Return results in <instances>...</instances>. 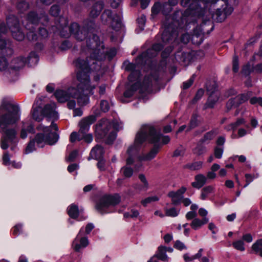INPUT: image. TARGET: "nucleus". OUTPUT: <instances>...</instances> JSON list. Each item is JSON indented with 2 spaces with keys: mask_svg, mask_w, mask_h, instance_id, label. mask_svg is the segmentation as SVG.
Returning <instances> with one entry per match:
<instances>
[{
  "mask_svg": "<svg viewBox=\"0 0 262 262\" xmlns=\"http://www.w3.org/2000/svg\"><path fill=\"white\" fill-rule=\"evenodd\" d=\"M77 68V77L79 83L77 88H70L67 91L57 90L54 95L59 102H65L71 98L77 99L78 104L83 106L89 102L88 95L93 94L95 86L90 84L89 75L84 71L88 68L85 62L81 58L75 61Z\"/></svg>",
  "mask_w": 262,
  "mask_h": 262,
  "instance_id": "1",
  "label": "nucleus"
},
{
  "mask_svg": "<svg viewBox=\"0 0 262 262\" xmlns=\"http://www.w3.org/2000/svg\"><path fill=\"white\" fill-rule=\"evenodd\" d=\"M161 138V135L153 126L144 125L141 127L136 135L134 144L130 146L127 150L126 165L122 167L120 170L125 178H129L133 176V169L128 166L134 163V157L138 152L143 142L148 140L150 143H156Z\"/></svg>",
  "mask_w": 262,
  "mask_h": 262,
  "instance_id": "2",
  "label": "nucleus"
},
{
  "mask_svg": "<svg viewBox=\"0 0 262 262\" xmlns=\"http://www.w3.org/2000/svg\"><path fill=\"white\" fill-rule=\"evenodd\" d=\"M20 118L19 108L9 102H3L0 107V132L2 134L1 147L6 149L8 147V142H15L16 131L10 128L8 125L17 121Z\"/></svg>",
  "mask_w": 262,
  "mask_h": 262,
  "instance_id": "3",
  "label": "nucleus"
},
{
  "mask_svg": "<svg viewBox=\"0 0 262 262\" xmlns=\"http://www.w3.org/2000/svg\"><path fill=\"white\" fill-rule=\"evenodd\" d=\"M86 46L90 54L89 60L86 58L83 60L88 65V68L84 69L87 74L90 70H98L101 66V61L104 60L106 56L111 59L116 54V50L111 49L109 51L104 48L102 42L100 41L98 36L93 35L86 40Z\"/></svg>",
  "mask_w": 262,
  "mask_h": 262,
  "instance_id": "4",
  "label": "nucleus"
},
{
  "mask_svg": "<svg viewBox=\"0 0 262 262\" xmlns=\"http://www.w3.org/2000/svg\"><path fill=\"white\" fill-rule=\"evenodd\" d=\"M55 103H52L46 105L43 110L44 116L48 119H52V121L50 126H45L40 124L37 127L38 130L42 131L43 133V134H38L35 138L37 145L40 147H42L45 143L51 145H53L57 142L59 139V136L57 133L51 131V128L55 130L58 129L57 124L53 122L54 120L58 118V113L55 111Z\"/></svg>",
  "mask_w": 262,
  "mask_h": 262,
  "instance_id": "5",
  "label": "nucleus"
},
{
  "mask_svg": "<svg viewBox=\"0 0 262 262\" xmlns=\"http://www.w3.org/2000/svg\"><path fill=\"white\" fill-rule=\"evenodd\" d=\"M216 0H192V3L189 6L191 10H197L198 6H201L198 4L199 2L204 3H214ZM219 5L221 8L216 9L213 17L215 16V19L218 21L222 22L224 20L227 16L230 15L233 11V6L236 4V0H219Z\"/></svg>",
  "mask_w": 262,
  "mask_h": 262,
  "instance_id": "6",
  "label": "nucleus"
},
{
  "mask_svg": "<svg viewBox=\"0 0 262 262\" xmlns=\"http://www.w3.org/2000/svg\"><path fill=\"white\" fill-rule=\"evenodd\" d=\"M68 21L65 17H60L59 21L56 24V28L59 31L61 36L64 37H68L70 33L73 35L76 39L78 41L84 40L88 34V30L84 27L80 28L79 25L76 23H72L70 27H68Z\"/></svg>",
  "mask_w": 262,
  "mask_h": 262,
  "instance_id": "7",
  "label": "nucleus"
},
{
  "mask_svg": "<svg viewBox=\"0 0 262 262\" xmlns=\"http://www.w3.org/2000/svg\"><path fill=\"white\" fill-rule=\"evenodd\" d=\"M95 132L98 138L105 139L108 143L116 138V132L112 123L106 119H102L96 125Z\"/></svg>",
  "mask_w": 262,
  "mask_h": 262,
  "instance_id": "8",
  "label": "nucleus"
},
{
  "mask_svg": "<svg viewBox=\"0 0 262 262\" xmlns=\"http://www.w3.org/2000/svg\"><path fill=\"white\" fill-rule=\"evenodd\" d=\"M40 19L35 12L31 11L28 14L26 20L24 22V27L28 31L26 33L27 37L30 41H35L37 39V36L35 33V29Z\"/></svg>",
  "mask_w": 262,
  "mask_h": 262,
  "instance_id": "9",
  "label": "nucleus"
},
{
  "mask_svg": "<svg viewBox=\"0 0 262 262\" xmlns=\"http://www.w3.org/2000/svg\"><path fill=\"white\" fill-rule=\"evenodd\" d=\"M135 68V64L132 63L129 64L127 67V69L132 71V73L128 76L130 87L124 93V96L126 98L132 96L134 93L140 86V83L139 81L140 72L137 70H134Z\"/></svg>",
  "mask_w": 262,
  "mask_h": 262,
  "instance_id": "10",
  "label": "nucleus"
},
{
  "mask_svg": "<svg viewBox=\"0 0 262 262\" xmlns=\"http://www.w3.org/2000/svg\"><path fill=\"white\" fill-rule=\"evenodd\" d=\"M7 24L11 33L12 37L17 41H22L25 36V33L21 27L18 18L13 15H10L7 18Z\"/></svg>",
  "mask_w": 262,
  "mask_h": 262,
  "instance_id": "11",
  "label": "nucleus"
},
{
  "mask_svg": "<svg viewBox=\"0 0 262 262\" xmlns=\"http://www.w3.org/2000/svg\"><path fill=\"white\" fill-rule=\"evenodd\" d=\"M120 202V197L115 194L114 195H105L103 196L96 205V209L101 214L106 213V209L110 206H115Z\"/></svg>",
  "mask_w": 262,
  "mask_h": 262,
  "instance_id": "12",
  "label": "nucleus"
},
{
  "mask_svg": "<svg viewBox=\"0 0 262 262\" xmlns=\"http://www.w3.org/2000/svg\"><path fill=\"white\" fill-rule=\"evenodd\" d=\"M101 19L104 24L110 25L115 30L118 31L121 27L120 17L116 14H113L110 10H106L103 12L101 15Z\"/></svg>",
  "mask_w": 262,
  "mask_h": 262,
  "instance_id": "13",
  "label": "nucleus"
},
{
  "mask_svg": "<svg viewBox=\"0 0 262 262\" xmlns=\"http://www.w3.org/2000/svg\"><path fill=\"white\" fill-rule=\"evenodd\" d=\"M7 31V29L4 23H0V50L2 53L6 55H11L13 53L11 41L6 40L3 36Z\"/></svg>",
  "mask_w": 262,
  "mask_h": 262,
  "instance_id": "14",
  "label": "nucleus"
},
{
  "mask_svg": "<svg viewBox=\"0 0 262 262\" xmlns=\"http://www.w3.org/2000/svg\"><path fill=\"white\" fill-rule=\"evenodd\" d=\"M163 47V45L161 43H156L153 45L151 49H149L146 52L142 53L137 59L136 62L137 64H143L147 62V60L157 54V52L161 50Z\"/></svg>",
  "mask_w": 262,
  "mask_h": 262,
  "instance_id": "15",
  "label": "nucleus"
},
{
  "mask_svg": "<svg viewBox=\"0 0 262 262\" xmlns=\"http://www.w3.org/2000/svg\"><path fill=\"white\" fill-rule=\"evenodd\" d=\"M94 115L84 118L79 122V134H84L89 131L90 126L96 121V118L99 115V111L97 110L94 111Z\"/></svg>",
  "mask_w": 262,
  "mask_h": 262,
  "instance_id": "16",
  "label": "nucleus"
},
{
  "mask_svg": "<svg viewBox=\"0 0 262 262\" xmlns=\"http://www.w3.org/2000/svg\"><path fill=\"white\" fill-rule=\"evenodd\" d=\"M250 95L249 93L242 94L230 99L227 103V109L229 111L233 107H235L246 101Z\"/></svg>",
  "mask_w": 262,
  "mask_h": 262,
  "instance_id": "17",
  "label": "nucleus"
},
{
  "mask_svg": "<svg viewBox=\"0 0 262 262\" xmlns=\"http://www.w3.org/2000/svg\"><path fill=\"white\" fill-rule=\"evenodd\" d=\"M186 191V188L185 187H182L177 191H170L168 193L167 196L171 198V202L173 204L178 205L181 202L183 198V194Z\"/></svg>",
  "mask_w": 262,
  "mask_h": 262,
  "instance_id": "18",
  "label": "nucleus"
},
{
  "mask_svg": "<svg viewBox=\"0 0 262 262\" xmlns=\"http://www.w3.org/2000/svg\"><path fill=\"white\" fill-rule=\"evenodd\" d=\"M81 230H80L77 236L80 234ZM89 245V241L86 237H83L78 239L77 236L73 242L72 246L74 249L79 252L81 248L86 247Z\"/></svg>",
  "mask_w": 262,
  "mask_h": 262,
  "instance_id": "19",
  "label": "nucleus"
},
{
  "mask_svg": "<svg viewBox=\"0 0 262 262\" xmlns=\"http://www.w3.org/2000/svg\"><path fill=\"white\" fill-rule=\"evenodd\" d=\"M10 3L15 5L19 13H24L29 8V4L27 0H11Z\"/></svg>",
  "mask_w": 262,
  "mask_h": 262,
  "instance_id": "20",
  "label": "nucleus"
},
{
  "mask_svg": "<svg viewBox=\"0 0 262 262\" xmlns=\"http://www.w3.org/2000/svg\"><path fill=\"white\" fill-rule=\"evenodd\" d=\"M159 149L160 147L159 146L155 145L148 154L139 156L138 157V161L139 162L143 161H150L154 159L158 153Z\"/></svg>",
  "mask_w": 262,
  "mask_h": 262,
  "instance_id": "21",
  "label": "nucleus"
},
{
  "mask_svg": "<svg viewBox=\"0 0 262 262\" xmlns=\"http://www.w3.org/2000/svg\"><path fill=\"white\" fill-rule=\"evenodd\" d=\"M103 8V4L101 2L95 3L91 7L90 11V17L95 18L99 16Z\"/></svg>",
  "mask_w": 262,
  "mask_h": 262,
  "instance_id": "22",
  "label": "nucleus"
},
{
  "mask_svg": "<svg viewBox=\"0 0 262 262\" xmlns=\"http://www.w3.org/2000/svg\"><path fill=\"white\" fill-rule=\"evenodd\" d=\"M27 60L22 56L14 58L11 62L10 68L13 70H18L25 66Z\"/></svg>",
  "mask_w": 262,
  "mask_h": 262,
  "instance_id": "23",
  "label": "nucleus"
},
{
  "mask_svg": "<svg viewBox=\"0 0 262 262\" xmlns=\"http://www.w3.org/2000/svg\"><path fill=\"white\" fill-rule=\"evenodd\" d=\"M142 184L136 185L135 188L139 191H146L149 187V184L144 174L141 173L138 176Z\"/></svg>",
  "mask_w": 262,
  "mask_h": 262,
  "instance_id": "24",
  "label": "nucleus"
},
{
  "mask_svg": "<svg viewBox=\"0 0 262 262\" xmlns=\"http://www.w3.org/2000/svg\"><path fill=\"white\" fill-rule=\"evenodd\" d=\"M220 93L217 92L215 94H211L209 97L207 102L204 106V109L212 108L219 99Z\"/></svg>",
  "mask_w": 262,
  "mask_h": 262,
  "instance_id": "25",
  "label": "nucleus"
},
{
  "mask_svg": "<svg viewBox=\"0 0 262 262\" xmlns=\"http://www.w3.org/2000/svg\"><path fill=\"white\" fill-rule=\"evenodd\" d=\"M170 28L169 27L164 30L162 35V40L163 42L165 43L169 42L173 38H175L177 36V33L175 31H172V33H170Z\"/></svg>",
  "mask_w": 262,
  "mask_h": 262,
  "instance_id": "26",
  "label": "nucleus"
},
{
  "mask_svg": "<svg viewBox=\"0 0 262 262\" xmlns=\"http://www.w3.org/2000/svg\"><path fill=\"white\" fill-rule=\"evenodd\" d=\"M207 181V178L202 174H199L195 176V181L192 182V186L196 188H201Z\"/></svg>",
  "mask_w": 262,
  "mask_h": 262,
  "instance_id": "27",
  "label": "nucleus"
},
{
  "mask_svg": "<svg viewBox=\"0 0 262 262\" xmlns=\"http://www.w3.org/2000/svg\"><path fill=\"white\" fill-rule=\"evenodd\" d=\"M34 129L31 124L28 123L23 122V126L20 130V136L21 139H25L28 133H33Z\"/></svg>",
  "mask_w": 262,
  "mask_h": 262,
  "instance_id": "28",
  "label": "nucleus"
},
{
  "mask_svg": "<svg viewBox=\"0 0 262 262\" xmlns=\"http://www.w3.org/2000/svg\"><path fill=\"white\" fill-rule=\"evenodd\" d=\"M103 154V149L100 145H96L91 150L90 156L91 158L99 159L101 158Z\"/></svg>",
  "mask_w": 262,
  "mask_h": 262,
  "instance_id": "29",
  "label": "nucleus"
},
{
  "mask_svg": "<svg viewBox=\"0 0 262 262\" xmlns=\"http://www.w3.org/2000/svg\"><path fill=\"white\" fill-rule=\"evenodd\" d=\"M208 222V219L204 217L202 220L195 218L192 221L190 226L194 230H197L200 228L202 225Z\"/></svg>",
  "mask_w": 262,
  "mask_h": 262,
  "instance_id": "30",
  "label": "nucleus"
},
{
  "mask_svg": "<svg viewBox=\"0 0 262 262\" xmlns=\"http://www.w3.org/2000/svg\"><path fill=\"white\" fill-rule=\"evenodd\" d=\"M31 115L32 118L38 122L42 120L44 116L43 110H42L41 108L38 109L35 107H33Z\"/></svg>",
  "mask_w": 262,
  "mask_h": 262,
  "instance_id": "31",
  "label": "nucleus"
},
{
  "mask_svg": "<svg viewBox=\"0 0 262 262\" xmlns=\"http://www.w3.org/2000/svg\"><path fill=\"white\" fill-rule=\"evenodd\" d=\"M166 249L164 246H160L158 248L157 254L155 255L159 259L163 261H168V257L166 254Z\"/></svg>",
  "mask_w": 262,
  "mask_h": 262,
  "instance_id": "32",
  "label": "nucleus"
},
{
  "mask_svg": "<svg viewBox=\"0 0 262 262\" xmlns=\"http://www.w3.org/2000/svg\"><path fill=\"white\" fill-rule=\"evenodd\" d=\"M191 40L194 44L199 45L203 41L201 31H199L198 29L194 30V34L191 37Z\"/></svg>",
  "mask_w": 262,
  "mask_h": 262,
  "instance_id": "33",
  "label": "nucleus"
},
{
  "mask_svg": "<svg viewBox=\"0 0 262 262\" xmlns=\"http://www.w3.org/2000/svg\"><path fill=\"white\" fill-rule=\"evenodd\" d=\"M252 249L255 254L262 257V238L257 240L252 246Z\"/></svg>",
  "mask_w": 262,
  "mask_h": 262,
  "instance_id": "34",
  "label": "nucleus"
},
{
  "mask_svg": "<svg viewBox=\"0 0 262 262\" xmlns=\"http://www.w3.org/2000/svg\"><path fill=\"white\" fill-rule=\"evenodd\" d=\"M245 121L243 118H239L235 122L232 123L230 124L229 125L226 126L225 129L227 131H230L231 130H234L236 129L237 127L239 126L245 124Z\"/></svg>",
  "mask_w": 262,
  "mask_h": 262,
  "instance_id": "35",
  "label": "nucleus"
},
{
  "mask_svg": "<svg viewBox=\"0 0 262 262\" xmlns=\"http://www.w3.org/2000/svg\"><path fill=\"white\" fill-rule=\"evenodd\" d=\"M68 212L70 217L76 219L79 214L78 206L76 205L72 204L68 207Z\"/></svg>",
  "mask_w": 262,
  "mask_h": 262,
  "instance_id": "36",
  "label": "nucleus"
},
{
  "mask_svg": "<svg viewBox=\"0 0 262 262\" xmlns=\"http://www.w3.org/2000/svg\"><path fill=\"white\" fill-rule=\"evenodd\" d=\"M38 61V56L35 52L30 53L28 57L27 63L30 66H33L37 64Z\"/></svg>",
  "mask_w": 262,
  "mask_h": 262,
  "instance_id": "37",
  "label": "nucleus"
},
{
  "mask_svg": "<svg viewBox=\"0 0 262 262\" xmlns=\"http://www.w3.org/2000/svg\"><path fill=\"white\" fill-rule=\"evenodd\" d=\"M206 89L209 95L217 93V84L214 81H209L206 83Z\"/></svg>",
  "mask_w": 262,
  "mask_h": 262,
  "instance_id": "38",
  "label": "nucleus"
},
{
  "mask_svg": "<svg viewBox=\"0 0 262 262\" xmlns=\"http://www.w3.org/2000/svg\"><path fill=\"white\" fill-rule=\"evenodd\" d=\"M214 188L211 186H208L202 189L201 198L202 200H205L210 193L213 192Z\"/></svg>",
  "mask_w": 262,
  "mask_h": 262,
  "instance_id": "39",
  "label": "nucleus"
},
{
  "mask_svg": "<svg viewBox=\"0 0 262 262\" xmlns=\"http://www.w3.org/2000/svg\"><path fill=\"white\" fill-rule=\"evenodd\" d=\"M163 6L164 4L162 5L159 3H155L152 8V13L154 14H157L161 10L166 12L164 10L165 8H166V7Z\"/></svg>",
  "mask_w": 262,
  "mask_h": 262,
  "instance_id": "40",
  "label": "nucleus"
},
{
  "mask_svg": "<svg viewBox=\"0 0 262 262\" xmlns=\"http://www.w3.org/2000/svg\"><path fill=\"white\" fill-rule=\"evenodd\" d=\"M203 163L201 161L195 162L193 163L186 165V167L191 170H196L201 169L202 167Z\"/></svg>",
  "mask_w": 262,
  "mask_h": 262,
  "instance_id": "41",
  "label": "nucleus"
},
{
  "mask_svg": "<svg viewBox=\"0 0 262 262\" xmlns=\"http://www.w3.org/2000/svg\"><path fill=\"white\" fill-rule=\"evenodd\" d=\"M215 136V134L214 131L212 130L209 132L204 135V137L202 139H201L200 142L201 143H204L206 141H209L212 140L214 137Z\"/></svg>",
  "mask_w": 262,
  "mask_h": 262,
  "instance_id": "42",
  "label": "nucleus"
},
{
  "mask_svg": "<svg viewBox=\"0 0 262 262\" xmlns=\"http://www.w3.org/2000/svg\"><path fill=\"white\" fill-rule=\"evenodd\" d=\"M10 67H8V64L7 59L4 57L0 58V71H9Z\"/></svg>",
  "mask_w": 262,
  "mask_h": 262,
  "instance_id": "43",
  "label": "nucleus"
},
{
  "mask_svg": "<svg viewBox=\"0 0 262 262\" xmlns=\"http://www.w3.org/2000/svg\"><path fill=\"white\" fill-rule=\"evenodd\" d=\"M198 115L196 114H193L192 116V118L191 119V120L190 121L189 128L188 129V130H189L191 129L192 128H194L196 127L198 124Z\"/></svg>",
  "mask_w": 262,
  "mask_h": 262,
  "instance_id": "44",
  "label": "nucleus"
},
{
  "mask_svg": "<svg viewBox=\"0 0 262 262\" xmlns=\"http://www.w3.org/2000/svg\"><path fill=\"white\" fill-rule=\"evenodd\" d=\"M165 211L166 216L171 217L177 216L179 212V211L177 210L175 208H171L169 209L166 208L165 209Z\"/></svg>",
  "mask_w": 262,
  "mask_h": 262,
  "instance_id": "45",
  "label": "nucleus"
},
{
  "mask_svg": "<svg viewBox=\"0 0 262 262\" xmlns=\"http://www.w3.org/2000/svg\"><path fill=\"white\" fill-rule=\"evenodd\" d=\"M232 245L234 248L236 250L241 251H244L245 250L244 242L241 240H238L233 242Z\"/></svg>",
  "mask_w": 262,
  "mask_h": 262,
  "instance_id": "46",
  "label": "nucleus"
},
{
  "mask_svg": "<svg viewBox=\"0 0 262 262\" xmlns=\"http://www.w3.org/2000/svg\"><path fill=\"white\" fill-rule=\"evenodd\" d=\"M159 200L158 197L157 196H149L144 200L141 201L142 204L146 206L148 204L152 202H156Z\"/></svg>",
  "mask_w": 262,
  "mask_h": 262,
  "instance_id": "47",
  "label": "nucleus"
},
{
  "mask_svg": "<svg viewBox=\"0 0 262 262\" xmlns=\"http://www.w3.org/2000/svg\"><path fill=\"white\" fill-rule=\"evenodd\" d=\"M206 148L201 145H198L194 149V154L197 155H201L206 152Z\"/></svg>",
  "mask_w": 262,
  "mask_h": 262,
  "instance_id": "48",
  "label": "nucleus"
},
{
  "mask_svg": "<svg viewBox=\"0 0 262 262\" xmlns=\"http://www.w3.org/2000/svg\"><path fill=\"white\" fill-rule=\"evenodd\" d=\"M45 99V97L39 96L36 98L35 102L33 104V107H35L38 109L41 108V105L42 104V101Z\"/></svg>",
  "mask_w": 262,
  "mask_h": 262,
  "instance_id": "49",
  "label": "nucleus"
},
{
  "mask_svg": "<svg viewBox=\"0 0 262 262\" xmlns=\"http://www.w3.org/2000/svg\"><path fill=\"white\" fill-rule=\"evenodd\" d=\"M180 39L182 42H183L184 44H186L190 41V36L187 33H182Z\"/></svg>",
  "mask_w": 262,
  "mask_h": 262,
  "instance_id": "50",
  "label": "nucleus"
},
{
  "mask_svg": "<svg viewBox=\"0 0 262 262\" xmlns=\"http://www.w3.org/2000/svg\"><path fill=\"white\" fill-rule=\"evenodd\" d=\"M84 140L86 142L89 143H91L93 140V136L91 134H86V133L84 134H81V137L80 138L78 139V141Z\"/></svg>",
  "mask_w": 262,
  "mask_h": 262,
  "instance_id": "51",
  "label": "nucleus"
},
{
  "mask_svg": "<svg viewBox=\"0 0 262 262\" xmlns=\"http://www.w3.org/2000/svg\"><path fill=\"white\" fill-rule=\"evenodd\" d=\"M60 9L57 5H53L50 9V13L54 16H57L59 13Z\"/></svg>",
  "mask_w": 262,
  "mask_h": 262,
  "instance_id": "52",
  "label": "nucleus"
},
{
  "mask_svg": "<svg viewBox=\"0 0 262 262\" xmlns=\"http://www.w3.org/2000/svg\"><path fill=\"white\" fill-rule=\"evenodd\" d=\"M177 3L178 0H169L168 4L165 3L163 6L166 7V8L167 9V12H169L171 9V6H175Z\"/></svg>",
  "mask_w": 262,
  "mask_h": 262,
  "instance_id": "53",
  "label": "nucleus"
},
{
  "mask_svg": "<svg viewBox=\"0 0 262 262\" xmlns=\"http://www.w3.org/2000/svg\"><path fill=\"white\" fill-rule=\"evenodd\" d=\"M100 107L101 110L104 112H107L110 109L108 102L105 100H102L101 101Z\"/></svg>",
  "mask_w": 262,
  "mask_h": 262,
  "instance_id": "54",
  "label": "nucleus"
},
{
  "mask_svg": "<svg viewBox=\"0 0 262 262\" xmlns=\"http://www.w3.org/2000/svg\"><path fill=\"white\" fill-rule=\"evenodd\" d=\"M35 149V142L34 140L30 141L26 149L27 154L30 153Z\"/></svg>",
  "mask_w": 262,
  "mask_h": 262,
  "instance_id": "55",
  "label": "nucleus"
},
{
  "mask_svg": "<svg viewBox=\"0 0 262 262\" xmlns=\"http://www.w3.org/2000/svg\"><path fill=\"white\" fill-rule=\"evenodd\" d=\"M195 75H193L187 81L183 83V88L184 89H187L189 88L193 83Z\"/></svg>",
  "mask_w": 262,
  "mask_h": 262,
  "instance_id": "56",
  "label": "nucleus"
},
{
  "mask_svg": "<svg viewBox=\"0 0 262 262\" xmlns=\"http://www.w3.org/2000/svg\"><path fill=\"white\" fill-rule=\"evenodd\" d=\"M250 102L252 104L258 103L260 106H262V98L254 97L250 99Z\"/></svg>",
  "mask_w": 262,
  "mask_h": 262,
  "instance_id": "57",
  "label": "nucleus"
},
{
  "mask_svg": "<svg viewBox=\"0 0 262 262\" xmlns=\"http://www.w3.org/2000/svg\"><path fill=\"white\" fill-rule=\"evenodd\" d=\"M81 137V134L77 133L76 132H73L70 135V141L71 142H74L76 140H78L79 138Z\"/></svg>",
  "mask_w": 262,
  "mask_h": 262,
  "instance_id": "58",
  "label": "nucleus"
},
{
  "mask_svg": "<svg viewBox=\"0 0 262 262\" xmlns=\"http://www.w3.org/2000/svg\"><path fill=\"white\" fill-rule=\"evenodd\" d=\"M238 59L236 56H234L233 59V71L235 73H236L238 71Z\"/></svg>",
  "mask_w": 262,
  "mask_h": 262,
  "instance_id": "59",
  "label": "nucleus"
},
{
  "mask_svg": "<svg viewBox=\"0 0 262 262\" xmlns=\"http://www.w3.org/2000/svg\"><path fill=\"white\" fill-rule=\"evenodd\" d=\"M223 148L221 147H216L214 149V156L215 158L220 159L222 156Z\"/></svg>",
  "mask_w": 262,
  "mask_h": 262,
  "instance_id": "60",
  "label": "nucleus"
},
{
  "mask_svg": "<svg viewBox=\"0 0 262 262\" xmlns=\"http://www.w3.org/2000/svg\"><path fill=\"white\" fill-rule=\"evenodd\" d=\"M236 94H237V92L235 90H234L233 89H230L227 90L225 92L224 96L226 98H228L230 96H234Z\"/></svg>",
  "mask_w": 262,
  "mask_h": 262,
  "instance_id": "61",
  "label": "nucleus"
},
{
  "mask_svg": "<svg viewBox=\"0 0 262 262\" xmlns=\"http://www.w3.org/2000/svg\"><path fill=\"white\" fill-rule=\"evenodd\" d=\"M174 247L176 248H177V249H178L179 250H180L186 248V247L185 246V245L182 242H181L180 241H177L175 242V244L174 245Z\"/></svg>",
  "mask_w": 262,
  "mask_h": 262,
  "instance_id": "62",
  "label": "nucleus"
},
{
  "mask_svg": "<svg viewBox=\"0 0 262 262\" xmlns=\"http://www.w3.org/2000/svg\"><path fill=\"white\" fill-rule=\"evenodd\" d=\"M185 149L183 147H181L177 149L173 152V156L174 157H178L184 155Z\"/></svg>",
  "mask_w": 262,
  "mask_h": 262,
  "instance_id": "63",
  "label": "nucleus"
},
{
  "mask_svg": "<svg viewBox=\"0 0 262 262\" xmlns=\"http://www.w3.org/2000/svg\"><path fill=\"white\" fill-rule=\"evenodd\" d=\"M77 155L78 151L77 150H74L69 155V157L67 158V160L69 161H73L75 159Z\"/></svg>",
  "mask_w": 262,
  "mask_h": 262,
  "instance_id": "64",
  "label": "nucleus"
}]
</instances>
